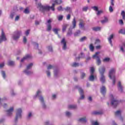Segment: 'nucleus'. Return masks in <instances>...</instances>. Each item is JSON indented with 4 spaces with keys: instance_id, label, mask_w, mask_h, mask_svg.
Segmentation results:
<instances>
[{
    "instance_id": "nucleus-22",
    "label": "nucleus",
    "mask_w": 125,
    "mask_h": 125,
    "mask_svg": "<svg viewBox=\"0 0 125 125\" xmlns=\"http://www.w3.org/2000/svg\"><path fill=\"white\" fill-rule=\"evenodd\" d=\"M72 25H73V29H75L76 28V26H77V21H76V18H74L72 21Z\"/></svg>"
},
{
    "instance_id": "nucleus-16",
    "label": "nucleus",
    "mask_w": 125,
    "mask_h": 125,
    "mask_svg": "<svg viewBox=\"0 0 125 125\" xmlns=\"http://www.w3.org/2000/svg\"><path fill=\"white\" fill-rule=\"evenodd\" d=\"M101 93L103 95L106 94V87L104 86H103L101 87Z\"/></svg>"
},
{
    "instance_id": "nucleus-39",
    "label": "nucleus",
    "mask_w": 125,
    "mask_h": 125,
    "mask_svg": "<svg viewBox=\"0 0 125 125\" xmlns=\"http://www.w3.org/2000/svg\"><path fill=\"white\" fill-rule=\"evenodd\" d=\"M64 10H65V11H69V12H71V8L70 7H66L64 8Z\"/></svg>"
},
{
    "instance_id": "nucleus-34",
    "label": "nucleus",
    "mask_w": 125,
    "mask_h": 125,
    "mask_svg": "<svg viewBox=\"0 0 125 125\" xmlns=\"http://www.w3.org/2000/svg\"><path fill=\"white\" fill-rule=\"evenodd\" d=\"M89 48H90V50H91V51H94V46H93V45L92 44H90Z\"/></svg>"
},
{
    "instance_id": "nucleus-21",
    "label": "nucleus",
    "mask_w": 125,
    "mask_h": 125,
    "mask_svg": "<svg viewBox=\"0 0 125 125\" xmlns=\"http://www.w3.org/2000/svg\"><path fill=\"white\" fill-rule=\"evenodd\" d=\"M103 114V112L101 111H93L92 112V115H102Z\"/></svg>"
},
{
    "instance_id": "nucleus-36",
    "label": "nucleus",
    "mask_w": 125,
    "mask_h": 125,
    "mask_svg": "<svg viewBox=\"0 0 125 125\" xmlns=\"http://www.w3.org/2000/svg\"><path fill=\"white\" fill-rule=\"evenodd\" d=\"M79 65L80 64H79V63L74 62L72 64V67H79Z\"/></svg>"
},
{
    "instance_id": "nucleus-55",
    "label": "nucleus",
    "mask_w": 125,
    "mask_h": 125,
    "mask_svg": "<svg viewBox=\"0 0 125 125\" xmlns=\"http://www.w3.org/2000/svg\"><path fill=\"white\" fill-rule=\"evenodd\" d=\"M66 115L67 116V117H70V116H71V113H70L69 111H67L66 112Z\"/></svg>"
},
{
    "instance_id": "nucleus-31",
    "label": "nucleus",
    "mask_w": 125,
    "mask_h": 125,
    "mask_svg": "<svg viewBox=\"0 0 125 125\" xmlns=\"http://www.w3.org/2000/svg\"><path fill=\"white\" fill-rule=\"evenodd\" d=\"M81 34V31L80 30H77L75 33L74 36L75 37H78Z\"/></svg>"
},
{
    "instance_id": "nucleus-49",
    "label": "nucleus",
    "mask_w": 125,
    "mask_h": 125,
    "mask_svg": "<svg viewBox=\"0 0 125 125\" xmlns=\"http://www.w3.org/2000/svg\"><path fill=\"white\" fill-rule=\"evenodd\" d=\"M109 10L110 12H113V11H114V9H113V7H112V6H109Z\"/></svg>"
},
{
    "instance_id": "nucleus-3",
    "label": "nucleus",
    "mask_w": 125,
    "mask_h": 125,
    "mask_svg": "<svg viewBox=\"0 0 125 125\" xmlns=\"http://www.w3.org/2000/svg\"><path fill=\"white\" fill-rule=\"evenodd\" d=\"M105 67L104 66L101 67L99 69V71L101 75L100 80L102 83H105V76L104 75V73H105Z\"/></svg>"
},
{
    "instance_id": "nucleus-50",
    "label": "nucleus",
    "mask_w": 125,
    "mask_h": 125,
    "mask_svg": "<svg viewBox=\"0 0 125 125\" xmlns=\"http://www.w3.org/2000/svg\"><path fill=\"white\" fill-rule=\"evenodd\" d=\"M23 42L24 43H26V42H27V38L25 36L23 37Z\"/></svg>"
},
{
    "instance_id": "nucleus-13",
    "label": "nucleus",
    "mask_w": 125,
    "mask_h": 125,
    "mask_svg": "<svg viewBox=\"0 0 125 125\" xmlns=\"http://www.w3.org/2000/svg\"><path fill=\"white\" fill-rule=\"evenodd\" d=\"M61 43L63 45L62 49H63V50H66V49L67 48V42H66L65 38H63L62 39V40L61 41Z\"/></svg>"
},
{
    "instance_id": "nucleus-27",
    "label": "nucleus",
    "mask_w": 125,
    "mask_h": 125,
    "mask_svg": "<svg viewBox=\"0 0 125 125\" xmlns=\"http://www.w3.org/2000/svg\"><path fill=\"white\" fill-rule=\"evenodd\" d=\"M59 31H60V29L59 28H54L53 29V31L54 32V33H55V34H56V35H58Z\"/></svg>"
},
{
    "instance_id": "nucleus-35",
    "label": "nucleus",
    "mask_w": 125,
    "mask_h": 125,
    "mask_svg": "<svg viewBox=\"0 0 125 125\" xmlns=\"http://www.w3.org/2000/svg\"><path fill=\"white\" fill-rule=\"evenodd\" d=\"M73 34V32H72V29L71 28H69L68 29V31L67 32V36H71Z\"/></svg>"
},
{
    "instance_id": "nucleus-9",
    "label": "nucleus",
    "mask_w": 125,
    "mask_h": 125,
    "mask_svg": "<svg viewBox=\"0 0 125 125\" xmlns=\"http://www.w3.org/2000/svg\"><path fill=\"white\" fill-rule=\"evenodd\" d=\"M33 66V63H31L29 64H28L26 67V69L24 70V73L26 74V75H30V74H32V72L29 71L28 70L29 69H31L32 68V66Z\"/></svg>"
},
{
    "instance_id": "nucleus-18",
    "label": "nucleus",
    "mask_w": 125,
    "mask_h": 125,
    "mask_svg": "<svg viewBox=\"0 0 125 125\" xmlns=\"http://www.w3.org/2000/svg\"><path fill=\"white\" fill-rule=\"evenodd\" d=\"M32 56L30 55H26L24 57H23L21 60V62H24V61L27 60V59H29L31 58Z\"/></svg>"
},
{
    "instance_id": "nucleus-57",
    "label": "nucleus",
    "mask_w": 125,
    "mask_h": 125,
    "mask_svg": "<svg viewBox=\"0 0 125 125\" xmlns=\"http://www.w3.org/2000/svg\"><path fill=\"white\" fill-rule=\"evenodd\" d=\"M98 11L97 13V15H100V14H101V13H102V12H103L102 11Z\"/></svg>"
},
{
    "instance_id": "nucleus-43",
    "label": "nucleus",
    "mask_w": 125,
    "mask_h": 125,
    "mask_svg": "<svg viewBox=\"0 0 125 125\" xmlns=\"http://www.w3.org/2000/svg\"><path fill=\"white\" fill-rule=\"evenodd\" d=\"M1 73H2V76L3 78V79H5V78H6V75L5 74V72L2 71L1 72Z\"/></svg>"
},
{
    "instance_id": "nucleus-45",
    "label": "nucleus",
    "mask_w": 125,
    "mask_h": 125,
    "mask_svg": "<svg viewBox=\"0 0 125 125\" xmlns=\"http://www.w3.org/2000/svg\"><path fill=\"white\" fill-rule=\"evenodd\" d=\"M92 8L93 10H95V11H98V7L97 6H93Z\"/></svg>"
},
{
    "instance_id": "nucleus-15",
    "label": "nucleus",
    "mask_w": 125,
    "mask_h": 125,
    "mask_svg": "<svg viewBox=\"0 0 125 125\" xmlns=\"http://www.w3.org/2000/svg\"><path fill=\"white\" fill-rule=\"evenodd\" d=\"M13 107H10L9 109L6 111L7 115L8 116H11L12 115V112H13Z\"/></svg>"
},
{
    "instance_id": "nucleus-17",
    "label": "nucleus",
    "mask_w": 125,
    "mask_h": 125,
    "mask_svg": "<svg viewBox=\"0 0 125 125\" xmlns=\"http://www.w3.org/2000/svg\"><path fill=\"white\" fill-rule=\"evenodd\" d=\"M39 100H40L41 102L42 103V107L43 108H46V105H45V104H44V100L43 99V97L42 96H41L40 98H39Z\"/></svg>"
},
{
    "instance_id": "nucleus-44",
    "label": "nucleus",
    "mask_w": 125,
    "mask_h": 125,
    "mask_svg": "<svg viewBox=\"0 0 125 125\" xmlns=\"http://www.w3.org/2000/svg\"><path fill=\"white\" fill-rule=\"evenodd\" d=\"M87 9H88V7L87 6L84 7L82 8L83 11H85V12H86V11H87Z\"/></svg>"
},
{
    "instance_id": "nucleus-24",
    "label": "nucleus",
    "mask_w": 125,
    "mask_h": 125,
    "mask_svg": "<svg viewBox=\"0 0 125 125\" xmlns=\"http://www.w3.org/2000/svg\"><path fill=\"white\" fill-rule=\"evenodd\" d=\"M79 122H81V123H86V118L84 117L82 118H80L79 119Z\"/></svg>"
},
{
    "instance_id": "nucleus-33",
    "label": "nucleus",
    "mask_w": 125,
    "mask_h": 125,
    "mask_svg": "<svg viewBox=\"0 0 125 125\" xmlns=\"http://www.w3.org/2000/svg\"><path fill=\"white\" fill-rule=\"evenodd\" d=\"M63 16L62 15H59L58 16V20L59 21H62L63 20Z\"/></svg>"
},
{
    "instance_id": "nucleus-32",
    "label": "nucleus",
    "mask_w": 125,
    "mask_h": 125,
    "mask_svg": "<svg viewBox=\"0 0 125 125\" xmlns=\"http://www.w3.org/2000/svg\"><path fill=\"white\" fill-rule=\"evenodd\" d=\"M119 34H122L123 35H125V29H121L119 31Z\"/></svg>"
},
{
    "instance_id": "nucleus-26",
    "label": "nucleus",
    "mask_w": 125,
    "mask_h": 125,
    "mask_svg": "<svg viewBox=\"0 0 125 125\" xmlns=\"http://www.w3.org/2000/svg\"><path fill=\"white\" fill-rule=\"evenodd\" d=\"M93 31H95V32H97L98 31H100L101 30V27H95L92 28Z\"/></svg>"
},
{
    "instance_id": "nucleus-20",
    "label": "nucleus",
    "mask_w": 125,
    "mask_h": 125,
    "mask_svg": "<svg viewBox=\"0 0 125 125\" xmlns=\"http://www.w3.org/2000/svg\"><path fill=\"white\" fill-rule=\"evenodd\" d=\"M114 38V35L111 34L110 37L108 38V42L109 43L111 44V45H113V44H112V40Z\"/></svg>"
},
{
    "instance_id": "nucleus-2",
    "label": "nucleus",
    "mask_w": 125,
    "mask_h": 125,
    "mask_svg": "<svg viewBox=\"0 0 125 125\" xmlns=\"http://www.w3.org/2000/svg\"><path fill=\"white\" fill-rule=\"evenodd\" d=\"M115 74H116V68H112L109 72V77L111 80H112L113 85L116 83V77H115Z\"/></svg>"
},
{
    "instance_id": "nucleus-4",
    "label": "nucleus",
    "mask_w": 125,
    "mask_h": 125,
    "mask_svg": "<svg viewBox=\"0 0 125 125\" xmlns=\"http://www.w3.org/2000/svg\"><path fill=\"white\" fill-rule=\"evenodd\" d=\"M90 73V75L89 77V80H90L91 82H94V80H97V77L94 74V68L91 67Z\"/></svg>"
},
{
    "instance_id": "nucleus-19",
    "label": "nucleus",
    "mask_w": 125,
    "mask_h": 125,
    "mask_svg": "<svg viewBox=\"0 0 125 125\" xmlns=\"http://www.w3.org/2000/svg\"><path fill=\"white\" fill-rule=\"evenodd\" d=\"M80 23H79V27L80 28H83L84 27V23H83V20L80 19L79 20Z\"/></svg>"
},
{
    "instance_id": "nucleus-52",
    "label": "nucleus",
    "mask_w": 125,
    "mask_h": 125,
    "mask_svg": "<svg viewBox=\"0 0 125 125\" xmlns=\"http://www.w3.org/2000/svg\"><path fill=\"white\" fill-rule=\"evenodd\" d=\"M66 19L67 20H70V19H71V15L70 14L67 15L66 16Z\"/></svg>"
},
{
    "instance_id": "nucleus-62",
    "label": "nucleus",
    "mask_w": 125,
    "mask_h": 125,
    "mask_svg": "<svg viewBox=\"0 0 125 125\" xmlns=\"http://www.w3.org/2000/svg\"><path fill=\"white\" fill-rule=\"evenodd\" d=\"M92 125H99V124H98V122H95L92 123Z\"/></svg>"
},
{
    "instance_id": "nucleus-51",
    "label": "nucleus",
    "mask_w": 125,
    "mask_h": 125,
    "mask_svg": "<svg viewBox=\"0 0 125 125\" xmlns=\"http://www.w3.org/2000/svg\"><path fill=\"white\" fill-rule=\"evenodd\" d=\"M52 68H53V66L49 64L48 66H47V69L48 70H50V69H52Z\"/></svg>"
},
{
    "instance_id": "nucleus-23",
    "label": "nucleus",
    "mask_w": 125,
    "mask_h": 125,
    "mask_svg": "<svg viewBox=\"0 0 125 125\" xmlns=\"http://www.w3.org/2000/svg\"><path fill=\"white\" fill-rule=\"evenodd\" d=\"M110 60H111V59L110 58L106 57L103 60V62H110Z\"/></svg>"
},
{
    "instance_id": "nucleus-56",
    "label": "nucleus",
    "mask_w": 125,
    "mask_h": 125,
    "mask_svg": "<svg viewBox=\"0 0 125 125\" xmlns=\"http://www.w3.org/2000/svg\"><path fill=\"white\" fill-rule=\"evenodd\" d=\"M20 19V17L19 16H17L15 18V21H18L19 19Z\"/></svg>"
},
{
    "instance_id": "nucleus-61",
    "label": "nucleus",
    "mask_w": 125,
    "mask_h": 125,
    "mask_svg": "<svg viewBox=\"0 0 125 125\" xmlns=\"http://www.w3.org/2000/svg\"><path fill=\"white\" fill-rule=\"evenodd\" d=\"M49 51H52V47L51 46H48Z\"/></svg>"
},
{
    "instance_id": "nucleus-12",
    "label": "nucleus",
    "mask_w": 125,
    "mask_h": 125,
    "mask_svg": "<svg viewBox=\"0 0 125 125\" xmlns=\"http://www.w3.org/2000/svg\"><path fill=\"white\" fill-rule=\"evenodd\" d=\"M51 22H52V21L51 20V19H49L47 21V31L48 32H49V31L51 30L52 29V27H51Z\"/></svg>"
},
{
    "instance_id": "nucleus-60",
    "label": "nucleus",
    "mask_w": 125,
    "mask_h": 125,
    "mask_svg": "<svg viewBox=\"0 0 125 125\" xmlns=\"http://www.w3.org/2000/svg\"><path fill=\"white\" fill-rule=\"evenodd\" d=\"M4 67V63H2L0 64V68H3Z\"/></svg>"
},
{
    "instance_id": "nucleus-1",
    "label": "nucleus",
    "mask_w": 125,
    "mask_h": 125,
    "mask_svg": "<svg viewBox=\"0 0 125 125\" xmlns=\"http://www.w3.org/2000/svg\"><path fill=\"white\" fill-rule=\"evenodd\" d=\"M53 2L54 3L52 4V6L51 7L48 5L43 6L42 5V3H39L38 4L37 8H40V11H42V12H44L45 11H49L50 9H51L52 11H54V10H55V8H54L55 7V4H61V3L63 2L62 0H54Z\"/></svg>"
},
{
    "instance_id": "nucleus-30",
    "label": "nucleus",
    "mask_w": 125,
    "mask_h": 125,
    "mask_svg": "<svg viewBox=\"0 0 125 125\" xmlns=\"http://www.w3.org/2000/svg\"><path fill=\"white\" fill-rule=\"evenodd\" d=\"M68 109H76L77 105H69L68 106Z\"/></svg>"
},
{
    "instance_id": "nucleus-8",
    "label": "nucleus",
    "mask_w": 125,
    "mask_h": 125,
    "mask_svg": "<svg viewBox=\"0 0 125 125\" xmlns=\"http://www.w3.org/2000/svg\"><path fill=\"white\" fill-rule=\"evenodd\" d=\"M6 41V37L5 36V34H4V32L3 31V29H1V34L0 37V43L2 42H5Z\"/></svg>"
},
{
    "instance_id": "nucleus-11",
    "label": "nucleus",
    "mask_w": 125,
    "mask_h": 125,
    "mask_svg": "<svg viewBox=\"0 0 125 125\" xmlns=\"http://www.w3.org/2000/svg\"><path fill=\"white\" fill-rule=\"evenodd\" d=\"M75 87L76 88H78L79 92L81 95L80 99H83L84 98V95H83V90L81 87H79V86H76Z\"/></svg>"
},
{
    "instance_id": "nucleus-41",
    "label": "nucleus",
    "mask_w": 125,
    "mask_h": 125,
    "mask_svg": "<svg viewBox=\"0 0 125 125\" xmlns=\"http://www.w3.org/2000/svg\"><path fill=\"white\" fill-rule=\"evenodd\" d=\"M86 40V37L85 36H84L82 38H81L80 39V42H83L84 41H85Z\"/></svg>"
},
{
    "instance_id": "nucleus-28",
    "label": "nucleus",
    "mask_w": 125,
    "mask_h": 125,
    "mask_svg": "<svg viewBox=\"0 0 125 125\" xmlns=\"http://www.w3.org/2000/svg\"><path fill=\"white\" fill-rule=\"evenodd\" d=\"M121 114H122V111L121 110H117L115 112V116H121Z\"/></svg>"
},
{
    "instance_id": "nucleus-38",
    "label": "nucleus",
    "mask_w": 125,
    "mask_h": 125,
    "mask_svg": "<svg viewBox=\"0 0 125 125\" xmlns=\"http://www.w3.org/2000/svg\"><path fill=\"white\" fill-rule=\"evenodd\" d=\"M8 65V66H13L14 65V62L13 61H9Z\"/></svg>"
},
{
    "instance_id": "nucleus-5",
    "label": "nucleus",
    "mask_w": 125,
    "mask_h": 125,
    "mask_svg": "<svg viewBox=\"0 0 125 125\" xmlns=\"http://www.w3.org/2000/svg\"><path fill=\"white\" fill-rule=\"evenodd\" d=\"M110 98L111 99V105L113 107V108H116L117 106L120 104V102L117 99L114 98L113 95H110Z\"/></svg>"
},
{
    "instance_id": "nucleus-53",
    "label": "nucleus",
    "mask_w": 125,
    "mask_h": 125,
    "mask_svg": "<svg viewBox=\"0 0 125 125\" xmlns=\"http://www.w3.org/2000/svg\"><path fill=\"white\" fill-rule=\"evenodd\" d=\"M119 23L120 24V25H124V21H123L122 20H120Z\"/></svg>"
},
{
    "instance_id": "nucleus-37",
    "label": "nucleus",
    "mask_w": 125,
    "mask_h": 125,
    "mask_svg": "<svg viewBox=\"0 0 125 125\" xmlns=\"http://www.w3.org/2000/svg\"><path fill=\"white\" fill-rule=\"evenodd\" d=\"M58 11H63L64 10V8L62 7V6H60L57 8Z\"/></svg>"
},
{
    "instance_id": "nucleus-29",
    "label": "nucleus",
    "mask_w": 125,
    "mask_h": 125,
    "mask_svg": "<svg viewBox=\"0 0 125 125\" xmlns=\"http://www.w3.org/2000/svg\"><path fill=\"white\" fill-rule=\"evenodd\" d=\"M107 22H108V18L106 17H104V20L101 21V23L102 24L107 23Z\"/></svg>"
},
{
    "instance_id": "nucleus-54",
    "label": "nucleus",
    "mask_w": 125,
    "mask_h": 125,
    "mask_svg": "<svg viewBox=\"0 0 125 125\" xmlns=\"http://www.w3.org/2000/svg\"><path fill=\"white\" fill-rule=\"evenodd\" d=\"M29 34H30V30L28 29L25 32L26 36H29Z\"/></svg>"
},
{
    "instance_id": "nucleus-63",
    "label": "nucleus",
    "mask_w": 125,
    "mask_h": 125,
    "mask_svg": "<svg viewBox=\"0 0 125 125\" xmlns=\"http://www.w3.org/2000/svg\"><path fill=\"white\" fill-rule=\"evenodd\" d=\"M111 4L112 6H114L115 4H114V0H111Z\"/></svg>"
},
{
    "instance_id": "nucleus-58",
    "label": "nucleus",
    "mask_w": 125,
    "mask_h": 125,
    "mask_svg": "<svg viewBox=\"0 0 125 125\" xmlns=\"http://www.w3.org/2000/svg\"><path fill=\"white\" fill-rule=\"evenodd\" d=\"M10 17L11 19H13V18L14 17V13L11 14L10 15Z\"/></svg>"
},
{
    "instance_id": "nucleus-46",
    "label": "nucleus",
    "mask_w": 125,
    "mask_h": 125,
    "mask_svg": "<svg viewBox=\"0 0 125 125\" xmlns=\"http://www.w3.org/2000/svg\"><path fill=\"white\" fill-rule=\"evenodd\" d=\"M124 47H125V44L124 43L123 45L121 47L120 49L122 52H125V50H124Z\"/></svg>"
},
{
    "instance_id": "nucleus-14",
    "label": "nucleus",
    "mask_w": 125,
    "mask_h": 125,
    "mask_svg": "<svg viewBox=\"0 0 125 125\" xmlns=\"http://www.w3.org/2000/svg\"><path fill=\"white\" fill-rule=\"evenodd\" d=\"M117 86L118 90H119V91H121V92H123V89H124V87H123V85H122V83H121V82H118Z\"/></svg>"
},
{
    "instance_id": "nucleus-47",
    "label": "nucleus",
    "mask_w": 125,
    "mask_h": 125,
    "mask_svg": "<svg viewBox=\"0 0 125 125\" xmlns=\"http://www.w3.org/2000/svg\"><path fill=\"white\" fill-rule=\"evenodd\" d=\"M86 74L84 72H82L81 73V79H83L85 77Z\"/></svg>"
},
{
    "instance_id": "nucleus-6",
    "label": "nucleus",
    "mask_w": 125,
    "mask_h": 125,
    "mask_svg": "<svg viewBox=\"0 0 125 125\" xmlns=\"http://www.w3.org/2000/svg\"><path fill=\"white\" fill-rule=\"evenodd\" d=\"M99 54H100V52H96L95 54H94L93 56V58L94 59L95 58V57L97 58L96 63L98 65V66H99V65H100V64H101V60H100V58L99 57V56H97Z\"/></svg>"
},
{
    "instance_id": "nucleus-7",
    "label": "nucleus",
    "mask_w": 125,
    "mask_h": 125,
    "mask_svg": "<svg viewBox=\"0 0 125 125\" xmlns=\"http://www.w3.org/2000/svg\"><path fill=\"white\" fill-rule=\"evenodd\" d=\"M21 35V31H15L13 35V39L15 41H17V40H18L19 38H20V35Z\"/></svg>"
},
{
    "instance_id": "nucleus-10",
    "label": "nucleus",
    "mask_w": 125,
    "mask_h": 125,
    "mask_svg": "<svg viewBox=\"0 0 125 125\" xmlns=\"http://www.w3.org/2000/svg\"><path fill=\"white\" fill-rule=\"evenodd\" d=\"M17 112L16 116V118L15 119V122H17L18 120V118H21V114L22 113V109L21 108H19L17 110Z\"/></svg>"
},
{
    "instance_id": "nucleus-59",
    "label": "nucleus",
    "mask_w": 125,
    "mask_h": 125,
    "mask_svg": "<svg viewBox=\"0 0 125 125\" xmlns=\"http://www.w3.org/2000/svg\"><path fill=\"white\" fill-rule=\"evenodd\" d=\"M34 46H36L37 48H39V44L37 42H34Z\"/></svg>"
},
{
    "instance_id": "nucleus-48",
    "label": "nucleus",
    "mask_w": 125,
    "mask_h": 125,
    "mask_svg": "<svg viewBox=\"0 0 125 125\" xmlns=\"http://www.w3.org/2000/svg\"><path fill=\"white\" fill-rule=\"evenodd\" d=\"M81 57H78V58H76V60H80V59H81V58H83V53H81Z\"/></svg>"
},
{
    "instance_id": "nucleus-42",
    "label": "nucleus",
    "mask_w": 125,
    "mask_h": 125,
    "mask_svg": "<svg viewBox=\"0 0 125 125\" xmlns=\"http://www.w3.org/2000/svg\"><path fill=\"white\" fill-rule=\"evenodd\" d=\"M121 16L123 17V19L125 18V11H122L121 12Z\"/></svg>"
},
{
    "instance_id": "nucleus-64",
    "label": "nucleus",
    "mask_w": 125,
    "mask_h": 125,
    "mask_svg": "<svg viewBox=\"0 0 125 125\" xmlns=\"http://www.w3.org/2000/svg\"><path fill=\"white\" fill-rule=\"evenodd\" d=\"M46 73H47V76H48V77H50V72H49V71H47Z\"/></svg>"
},
{
    "instance_id": "nucleus-40",
    "label": "nucleus",
    "mask_w": 125,
    "mask_h": 125,
    "mask_svg": "<svg viewBox=\"0 0 125 125\" xmlns=\"http://www.w3.org/2000/svg\"><path fill=\"white\" fill-rule=\"evenodd\" d=\"M24 13H25V14H28L29 13H30V11H29V9L28 8H26L25 9L24 11H23Z\"/></svg>"
},
{
    "instance_id": "nucleus-25",
    "label": "nucleus",
    "mask_w": 125,
    "mask_h": 125,
    "mask_svg": "<svg viewBox=\"0 0 125 125\" xmlns=\"http://www.w3.org/2000/svg\"><path fill=\"white\" fill-rule=\"evenodd\" d=\"M68 26H69V25H68L67 24H63V25H62V32H65V31H66V29L68 27Z\"/></svg>"
}]
</instances>
